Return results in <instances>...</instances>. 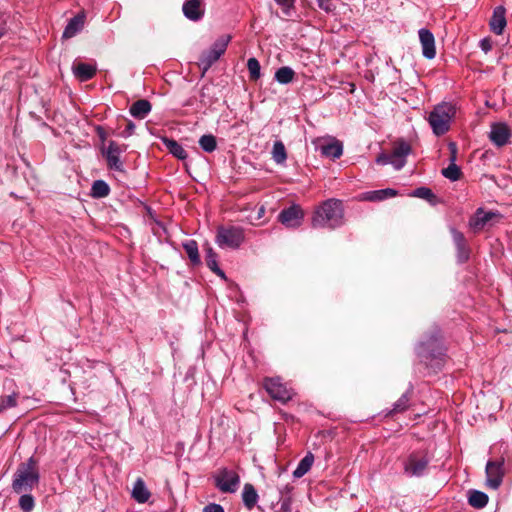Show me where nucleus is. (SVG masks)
<instances>
[{
    "mask_svg": "<svg viewBox=\"0 0 512 512\" xmlns=\"http://www.w3.org/2000/svg\"><path fill=\"white\" fill-rule=\"evenodd\" d=\"M416 354L420 363L433 371L441 369L446 357V349L442 343V335L438 328H434L416 347Z\"/></svg>",
    "mask_w": 512,
    "mask_h": 512,
    "instance_id": "1",
    "label": "nucleus"
},
{
    "mask_svg": "<svg viewBox=\"0 0 512 512\" xmlns=\"http://www.w3.org/2000/svg\"><path fill=\"white\" fill-rule=\"evenodd\" d=\"M344 223V208L341 200L328 199L324 201L313 213V228L335 229Z\"/></svg>",
    "mask_w": 512,
    "mask_h": 512,
    "instance_id": "2",
    "label": "nucleus"
},
{
    "mask_svg": "<svg viewBox=\"0 0 512 512\" xmlns=\"http://www.w3.org/2000/svg\"><path fill=\"white\" fill-rule=\"evenodd\" d=\"M40 472L38 460L31 456L25 462H21L13 475L11 488L14 493L22 494L31 492L39 485Z\"/></svg>",
    "mask_w": 512,
    "mask_h": 512,
    "instance_id": "3",
    "label": "nucleus"
},
{
    "mask_svg": "<svg viewBox=\"0 0 512 512\" xmlns=\"http://www.w3.org/2000/svg\"><path fill=\"white\" fill-rule=\"evenodd\" d=\"M456 115V107L452 103L442 102L435 105L429 113L427 121L436 136L446 134L451 127V122Z\"/></svg>",
    "mask_w": 512,
    "mask_h": 512,
    "instance_id": "4",
    "label": "nucleus"
},
{
    "mask_svg": "<svg viewBox=\"0 0 512 512\" xmlns=\"http://www.w3.org/2000/svg\"><path fill=\"white\" fill-rule=\"evenodd\" d=\"M230 40L231 36L229 35L221 36L212 44L209 50L201 54L198 65L202 69V75L225 53Z\"/></svg>",
    "mask_w": 512,
    "mask_h": 512,
    "instance_id": "5",
    "label": "nucleus"
},
{
    "mask_svg": "<svg viewBox=\"0 0 512 512\" xmlns=\"http://www.w3.org/2000/svg\"><path fill=\"white\" fill-rule=\"evenodd\" d=\"M244 229L239 226H220L215 241L220 247L237 249L244 242Z\"/></svg>",
    "mask_w": 512,
    "mask_h": 512,
    "instance_id": "6",
    "label": "nucleus"
},
{
    "mask_svg": "<svg viewBox=\"0 0 512 512\" xmlns=\"http://www.w3.org/2000/svg\"><path fill=\"white\" fill-rule=\"evenodd\" d=\"M263 387L273 400L279 401L282 404H285L292 399V391L282 383L281 378L279 377L265 378L263 381Z\"/></svg>",
    "mask_w": 512,
    "mask_h": 512,
    "instance_id": "7",
    "label": "nucleus"
},
{
    "mask_svg": "<svg viewBox=\"0 0 512 512\" xmlns=\"http://www.w3.org/2000/svg\"><path fill=\"white\" fill-rule=\"evenodd\" d=\"M430 459L424 452H412L404 461V473L410 477H421L424 475Z\"/></svg>",
    "mask_w": 512,
    "mask_h": 512,
    "instance_id": "8",
    "label": "nucleus"
},
{
    "mask_svg": "<svg viewBox=\"0 0 512 512\" xmlns=\"http://www.w3.org/2000/svg\"><path fill=\"white\" fill-rule=\"evenodd\" d=\"M214 484L222 493H234L240 484V477L233 470L221 468L214 476Z\"/></svg>",
    "mask_w": 512,
    "mask_h": 512,
    "instance_id": "9",
    "label": "nucleus"
},
{
    "mask_svg": "<svg viewBox=\"0 0 512 512\" xmlns=\"http://www.w3.org/2000/svg\"><path fill=\"white\" fill-rule=\"evenodd\" d=\"M126 148V145H119L115 141H109L107 147L102 148V155L106 160L108 169L125 172L124 164L120 160V155L126 151Z\"/></svg>",
    "mask_w": 512,
    "mask_h": 512,
    "instance_id": "10",
    "label": "nucleus"
},
{
    "mask_svg": "<svg viewBox=\"0 0 512 512\" xmlns=\"http://www.w3.org/2000/svg\"><path fill=\"white\" fill-rule=\"evenodd\" d=\"M486 486L491 489H498L504 477V459L489 460L485 468Z\"/></svg>",
    "mask_w": 512,
    "mask_h": 512,
    "instance_id": "11",
    "label": "nucleus"
},
{
    "mask_svg": "<svg viewBox=\"0 0 512 512\" xmlns=\"http://www.w3.org/2000/svg\"><path fill=\"white\" fill-rule=\"evenodd\" d=\"M303 217L302 208L299 205H292L279 213L278 220L288 228H296L301 225Z\"/></svg>",
    "mask_w": 512,
    "mask_h": 512,
    "instance_id": "12",
    "label": "nucleus"
},
{
    "mask_svg": "<svg viewBox=\"0 0 512 512\" xmlns=\"http://www.w3.org/2000/svg\"><path fill=\"white\" fill-rule=\"evenodd\" d=\"M511 130L506 123H494L489 133L490 141L497 147H502L509 142Z\"/></svg>",
    "mask_w": 512,
    "mask_h": 512,
    "instance_id": "13",
    "label": "nucleus"
},
{
    "mask_svg": "<svg viewBox=\"0 0 512 512\" xmlns=\"http://www.w3.org/2000/svg\"><path fill=\"white\" fill-rule=\"evenodd\" d=\"M411 153V146L405 141L397 142L390 153L392 166L396 170L402 169L406 164V157Z\"/></svg>",
    "mask_w": 512,
    "mask_h": 512,
    "instance_id": "14",
    "label": "nucleus"
},
{
    "mask_svg": "<svg viewBox=\"0 0 512 512\" xmlns=\"http://www.w3.org/2000/svg\"><path fill=\"white\" fill-rule=\"evenodd\" d=\"M184 16L191 21H199L205 14L204 0H185L182 6Z\"/></svg>",
    "mask_w": 512,
    "mask_h": 512,
    "instance_id": "15",
    "label": "nucleus"
},
{
    "mask_svg": "<svg viewBox=\"0 0 512 512\" xmlns=\"http://www.w3.org/2000/svg\"><path fill=\"white\" fill-rule=\"evenodd\" d=\"M418 34L423 56L427 59H433L436 56L435 38L433 33L426 28H421L418 31Z\"/></svg>",
    "mask_w": 512,
    "mask_h": 512,
    "instance_id": "16",
    "label": "nucleus"
},
{
    "mask_svg": "<svg viewBox=\"0 0 512 512\" xmlns=\"http://www.w3.org/2000/svg\"><path fill=\"white\" fill-rule=\"evenodd\" d=\"M505 12L506 10L503 6H497L493 11L489 25L492 32H494L496 35H501L504 28L506 27L507 21Z\"/></svg>",
    "mask_w": 512,
    "mask_h": 512,
    "instance_id": "17",
    "label": "nucleus"
},
{
    "mask_svg": "<svg viewBox=\"0 0 512 512\" xmlns=\"http://www.w3.org/2000/svg\"><path fill=\"white\" fill-rule=\"evenodd\" d=\"M72 70L75 77L81 82L92 79L97 72L96 66L84 62L74 63Z\"/></svg>",
    "mask_w": 512,
    "mask_h": 512,
    "instance_id": "18",
    "label": "nucleus"
},
{
    "mask_svg": "<svg viewBox=\"0 0 512 512\" xmlns=\"http://www.w3.org/2000/svg\"><path fill=\"white\" fill-rule=\"evenodd\" d=\"M84 23L85 15L83 13H78L77 15H75L73 18L69 20L68 24L66 25L62 34V38L70 39L74 37L83 29Z\"/></svg>",
    "mask_w": 512,
    "mask_h": 512,
    "instance_id": "19",
    "label": "nucleus"
},
{
    "mask_svg": "<svg viewBox=\"0 0 512 512\" xmlns=\"http://www.w3.org/2000/svg\"><path fill=\"white\" fill-rule=\"evenodd\" d=\"M495 214L485 212L482 208L477 209L475 215L470 219L469 226L474 231H480L492 219Z\"/></svg>",
    "mask_w": 512,
    "mask_h": 512,
    "instance_id": "20",
    "label": "nucleus"
},
{
    "mask_svg": "<svg viewBox=\"0 0 512 512\" xmlns=\"http://www.w3.org/2000/svg\"><path fill=\"white\" fill-rule=\"evenodd\" d=\"M319 150L322 156L331 159H338L343 154V145L340 141L335 140L333 142L320 145Z\"/></svg>",
    "mask_w": 512,
    "mask_h": 512,
    "instance_id": "21",
    "label": "nucleus"
},
{
    "mask_svg": "<svg viewBox=\"0 0 512 512\" xmlns=\"http://www.w3.org/2000/svg\"><path fill=\"white\" fill-rule=\"evenodd\" d=\"M152 109L151 103L146 99L135 101L129 109L130 114L136 119H144Z\"/></svg>",
    "mask_w": 512,
    "mask_h": 512,
    "instance_id": "22",
    "label": "nucleus"
},
{
    "mask_svg": "<svg viewBox=\"0 0 512 512\" xmlns=\"http://www.w3.org/2000/svg\"><path fill=\"white\" fill-rule=\"evenodd\" d=\"M217 253L213 250L212 247L207 246L205 248V261L208 268L214 272L216 275L221 277L222 279H226V275L223 270H221L218 266L217 262Z\"/></svg>",
    "mask_w": 512,
    "mask_h": 512,
    "instance_id": "23",
    "label": "nucleus"
},
{
    "mask_svg": "<svg viewBox=\"0 0 512 512\" xmlns=\"http://www.w3.org/2000/svg\"><path fill=\"white\" fill-rule=\"evenodd\" d=\"M398 192L392 188L368 191L364 194V199L371 202L382 201L397 196Z\"/></svg>",
    "mask_w": 512,
    "mask_h": 512,
    "instance_id": "24",
    "label": "nucleus"
},
{
    "mask_svg": "<svg viewBox=\"0 0 512 512\" xmlns=\"http://www.w3.org/2000/svg\"><path fill=\"white\" fill-rule=\"evenodd\" d=\"M151 496V493L146 488V485L143 481V479L138 478L136 482L134 483L133 489H132V497L138 502V503H145L149 500Z\"/></svg>",
    "mask_w": 512,
    "mask_h": 512,
    "instance_id": "25",
    "label": "nucleus"
},
{
    "mask_svg": "<svg viewBox=\"0 0 512 512\" xmlns=\"http://www.w3.org/2000/svg\"><path fill=\"white\" fill-rule=\"evenodd\" d=\"M242 500L245 507L248 509H252L256 505L258 501V493L252 484L246 483L244 485L242 491Z\"/></svg>",
    "mask_w": 512,
    "mask_h": 512,
    "instance_id": "26",
    "label": "nucleus"
},
{
    "mask_svg": "<svg viewBox=\"0 0 512 512\" xmlns=\"http://www.w3.org/2000/svg\"><path fill=\"white\" fill-rule=\"evenodd\" d=\"M192 265L197 266L201 264V259L198 250V244L195 240H188L182 244Z\"/></svg>",
    "mask_w": 512,
    "mask_h": 512,
    "instance_id": "27",
    "label": "nucleus"
},
{
    "mask_svg": "<svg viewBox=\"0 0 512 512\" xmlns=\"http://www.w3.org/2000/svg\"><path fill=\"white\" fill-rule=\"evenodd\" d=\"M488 495L479 490H470L468 496V503L477 509L484 508L488 503Z\"/></svg>",
    "mask_w": 512,
    "mask_h": 512,
    "instance_id": "28",
    "label": "nucleus"
},
{
    "mask_svg": "<svg viewBox=\"0 0 512 512\" xmlns=\"http://www.w3.org/2000/svg\"><path fill=\"white\" fill-rule=\"evenodd\" d=\"M411 391H407L393 404V408L387 412L386 416H392L405 412L410 405Z\"/></svg>",
    "mask_w": 512,
    "mask_h": 512,
    "instance_id": "29",
    "label": "nucleus"
},
{
    "mask_svg": "<svg viewBox=\"0 0 512 512\" xmlns=\"http://www.w3.org/2000/svg\"><path fill=\"white\" fill-rule=\"evenodd\" d=\"M163 142L174 157L180 160H185L188 157L186 150L176 140L164 138Z\"/></svg>",
    "mask_w": 512,
    "mask_h": 512,
    "instance_id": "30",
    "label": "nucleus"
},
{
    "mask_svg": "<svg viewBox=\"0 0 512 512\" xmlns=\"http://www.w3.org/2000/svg\"><path fill=\"white\" fill-rule=\"evenodd\" d=\"M314 462V455L308 452L304 458L301 459L297 468L294 470L293 475L296 478L304 476L312 467Z\"/></svg>",
    "mask_w": 512,
    "mask_h": 512,
    "instance_id": "31",
    "label": "nucleus"
},
{
    "mask_svg": "<svg viewBox=\"0 0 512 512\" xmlns=\"http://www.w3.org/2000/svg\"><path fill=\"white\" fill-rule=\"evenodd\" d=\"M295 72L289 66H282L276 70L274 79L280 84H289L293 81Z\"/></svg>",
    "mask_w": 512,
    "mask_h": 512,
    "instance_id": "32",
    "label": "nucleus"
},
{
    "mask_svg": "<svg viewBox=\"0 0 512 512\" xmlns=\"http://www.w3.org/2000/svg\"><path fill=\"white\" fill-rule=\"evenodd\" d=\"M411 196L424 199V200L428 201L431 205H436L438 203L437 196L428 187H418V188H416L412 192Z\"/></svg>",
    "mask_w": 512,
    "mask_h": 512,
    "instance_id": "33",
    "label": "nucleus"
},
{
    "mask_svg": "<svg viewBox=\"0 0 512 512\" xmlns=\"http://www.w3.org/2000/svg\"><path fill=\"white\" fill-rule=\"evenodd\" d=\"M110 193V187L104 180H96L92 184L91 195L94 198H104Z\"/></svg>",
    "mask_w": 512,
    "mask_h": 512,
    "instance_id": "34",
    "label": "nucleus"
},
{
    "mask_svg": "<svg viewBox=\"0 0 512 512\" xmlns=\"http://www.w3.org/2000/svg\"><path fill=\"white\" fill-rule=\"evenodd\" d=\"M272 158L277 164H283L287 159V152L282 141H275L272 148Z\"/></svg>",
    "mask_w": 512,
    "mask_h": 512,
    "instance_id": "35",
    "label": "nucleus"
},
{
    "mask_svg": "<svg viewBox=\"0 0 512 512\" xmlns=\"http://www.w3.org/2000/svg\"><path fill=\"white\" fill-rule=\"evenodd\" d=\"M199 145L203 151L207 153H211L217 148V140L216 137L212 134H205L200 137Z\"/></svg>",
    "mask_w": 512,
    "mask_h": 512,
    "instance_id": "36",
    "label": "nucleus"
},
{
    "mask_svg": "<svg viewBox=\"0 0 512 512\" xmlns=\"http://www.w3.org/2000/svg\"><path fill=\"white\" fill-rule=\"evenodd\" d=\"M247 69L249 71V78L251 81H256L261 77V66L256 58L252 57L248 59Z\"/></svg>",
    "mask_w": 512,
    "mask_h": 512,
    "instance_id": "37",
    "label": "nucleus"
},
{
    "mask_svg": "<svg viewBox=\"0 0 512 512\" xmlns=\"http://www.w3.org/2000/svg\"><path fill=\"white\" fill-rule=\"evenodd\" d=\"M19 507L23 512H31L35 506L34 497L30 492L20 494Z\"/></svg>",
    "mask_w": 512,
    "mask_h": 512,
    "instance_id": "38",
    "label": "nucleus"
},
{
    "mask_svg": "<svg viewBox=\"0 0 512 512\" xmlns=\"http://www.w3.org/2000/svg\"><path fill=\"white\" fill-rule=\"evenodd\" d=\"M442 175L451 181H457L461 178L462 172L458 165L450 163L448 167L442 170Z\"/></svg>",
    "mask_w": 512,
    "mask_h": 512,
    "instance_id": "39",
    "label": "nucleus"
},
{
    "mask_svg": "<svg viewBox=\"0 0 512 512\" xmlns=\"http://www.w3.org/2000/svg\"><path fill=\"white\" fill-rule=\"evenodd\" d=\"M18 393L13 392L10 395L0 398V413L8 408H13L17 405Z\"/></svg>",
    "mask_w": 512,
    "mask_h": 512,
    "instance_id": "40",
    "label": "nucleus"
},
{
    "mask_svg": "<svg viewBox=\"0 0 512 512\" xmlns=\"http://www.w3.org/2000/svg\"><path fill=\"white\" fill-rule=\"evenodd\" d=\"M457 251V259L458 262L464 263L469 259L470 256V248L468 247L467 242L455 245Z\"/></svg>",
    "mask_w": 512,
    "mask_h": 512,
    "instance_id": "41",
    "label": "nucleus"
},
{
    "mask_svg": "<svg viewBox=\"0 0 512 512\" xmlns=\"http://www.w3.org/2000/svg\"><path fill=\"white\" fill-rule=\"evenodd\" d=\"M278 508L275 512H292V501L289 496L282 497L278 502Z\"/></svg>",
    "mask_w": 512,
    "mask_h": 512,
    "instance_id": "42",
    "label": "nucleus"
},
{
    "mask_svg": "<svg viewBox=\"0 0 512 512\" xmlns=\"http://www.w3.org/2000/svg\"><path fill=\"white\" fill-rule=\"evenodd\" d=\"M318 6L327 13H333L336 10L334 0H317Z\"/></svg>",
    "mask_w": 512,
    "mask_h": 512,
    "instance_id": "43",
    "label": "nucleus"
},
{
    "mask_svg": "<svg viewBox=\"0 0 512 512\" xmlns=\"http://www.w3.org/2000/svg\"><path fill=\"white\" fill-rule=\"evenodd\" d=\"M450 233L452 235L454 245H458V244L467 242L464 234L461 231L457 230L456 228L451 227Z\"/></svg>",
    "mask_w": 512,
    "mask_h": 512,
    "instance_id": "44",
    "label": "nucleus"
},
{
    "mask_svg": "<svg viewBox=\"0 0 512 512\" xmlns=\"http://www.w3.org/2000/svg\"><path fill=\"white\" fill-rule=\"evenodd\" d=\"M376 163L379 165H387V164L392 165L390 154H387V153L379 154L376 158Z\"/></svg>",
    "mask_w": 512,
    "mask_h": 512,
    "instance_id": "45",
    "label": "nucleus"
},
{
    "mask_svg": "<svg viewBox=\"0 0 512 512\" xmlns=\"http://www.w3.org/2000/svg\"><path fill=\"white\" fill-rule=\"evenodd\" d=\"M203 512H224V508L220 504L210 503L204 507Z\"/></svg>",
    "mask_w": 512,
    "mask_h": 512,
    "instance_id": "46",
    "label": "nucleus"
},
{
    "mask_svg": "<svg viewBox=\"0 0 512 512\" xmlns=\"http://www.w3.org/2000/svg\"><path fill=\"white\" fill-rule=\"evenodd\" d=\"M479 45L482 51H484L485 53H488L492 49V43L489 38L482 39Z\"/></svg>",
    "mask_w": 512,
    "mask_h": 512,
    "instance_id": "47",
    "label": "nucleus"
},
{
    "mask_svg": "<svg viewBox=\"0 0 512 512\" xmlns=\"http://www.w3.org/2000/svg\"><path fill=\"white\" fill-rule=\"evenodd\" d=\"M448 147L450 150V163H455L457 157V145L456 143L451 142Z\"/></svg>",
    "mask_w": 512,
    "mask_h": 512,
    "instance_id": "48",
    "label": "nucleus"
},
{
    "mask_svg": "<svg viewBox=\"0 0 512 512\" xmlns=\"http://www.w3.org/2000/svg\"><path fill=\"white\" fill-rule=\"evenodd\" d=\"M277 5L282 7L283 9L290 8L293 6L295 0H274Z\"/></svg>",
    "mask_w": 512,
    "mask_h": 512,
    "instance_id": "49",
    "label": "nucleus"
},
{
    "mask_svg": "<svg viewBox=\"0 0 512 512\" xmlns=\"http://www.w3.org/2000/svg\"><path fill=\"white\" fill-rule=\"evenodd\" d=\"M96 133L102 142H104L106 140L107 134H106L105 129L102 126L96 127Z\"/></svg>",
    "mask_w": 512,
    "mask_h": 512,
    "instance_id": "50",
    "label": "nucleus"
},
{
    "mask_svg": "<svg viewBox=\"0 0 512 512\" xmlns=\"http://www.w3.org/2000/svg\"><path fill=\"white\" fill-rule=\"evenodd\" d=\"M134 129H135V124L132 121H129L125 131L123 132L124 136L125 137L130 136L134 132Z\"/></svg>",
    "mask_w": 512,
    "mask_h": 512,
    "instance_id": "51",
    "label": "nucleus"
},
{
    "mask_svg": "<svg viewBox=\"0 0 512 512\" xmlns=\"http://www.w3.org/2000/svg\"><path fill=\"white\" fill-rule=\"evenodd\" d=\"M5 34V28L0 26V38Z\"/></svg>",
    "mask_w": 512,
    "mask_h": 512,
    "instance_id": "52",
    "label": "nucleus"
}]
</instances>
